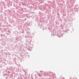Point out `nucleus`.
I'll return each instance as SVG.
<instances>
[{
    "mask_svg": "<svg viewBox=\"0 0 79 79\" xmlns=\"http://www.w3.org/2000/svg\"><path fill=\"white\" fill-rule=\"evenodd\" d=\"M8 73H10V71H8Z\"/></svg>",
    "mask_w": 79,
    "mask_h": 79,
    "instance_id": "1",
    "label": "nucleus"
}]
</instances>
